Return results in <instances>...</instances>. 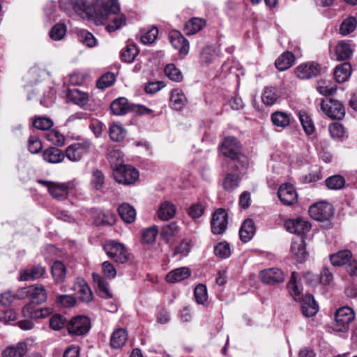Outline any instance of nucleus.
I'll list each match as a JSON object with an SVG mask.
<instances>
[{"mask_svg":"<svg viewBox=\"0 0 357 357\" xmlns=\"http://www.w3.org/2000/svg\"><path fill=\"white\" fill-rule=\"evenodd\" d=\"M29 150L32 153H38L43 148V144L37 137H31L29 140Z\"/></svg>","mask_w":357,"mask_h":357,"instance_id":"338daca9","label":"nucleus"},{"mask_svg":"<svg viewBox=\"0 0 357 357\" xmlns=\"http://www.w3.org/2000/svg\"><path fill=\"white\" fill-rule=\"evenodd\" d=\"M114 81L115 75L112 73H107L98 79L96 86L98 89H105L112 86Z\"/></svg>","mask_w":357,"mask_h":357,"instance_id":"5fc2aeb1","label":"nucleus"},{"mask_svg":"<svg viewBox=\"0 0 357 357\" xmlns=\"http://www.w3.org/2000/svg\"><path fill=\"white\" fill-rule=\"evenodd\" d=\"M216 55L215 48L213 46L207 45L204 47L200 53V62L202 64H210Z\"/></svg>","mask_w":357,"mask_h":357,"instance_id":"c03bdc74","label":"nucleus"},{"mask_svg":"<svg viewBox=\"0 0 357 357\" xmlns=\"http://www.w3.org/2000/svg\"><path fill=\"white\" fill-rule=\"evenodd\" d=\"M51 275L55 284L63 283L66 275V268L61 261H55L51 266Z\"/></svg>","mask_w":357,"mask_h":357,"instance_id":"a878e982","label":"nucleus"},{"mask_svg":"<svg viewBox=\"0 0 357 357\" xmlns=\"http://www.w3.org/2000/svg\"><path fill=\"white\" fill-rule=\"evenodd\" d=\"M74 288L79 294V298L82 301L89 303L92 301L93 293L88 284L84 279L77 278Z\"/></svg>","mask_w":357,"mask_h":357,"instance_id":"412c9836","label":"nucleus"},{"mask_svg":"<svg viewBox=\"0 0 357 357\" xmlns=\"http://www.w3.org/2000/svg\"><path fill=\"white\" fill-rule=\"evenodd\" d=\"M40 303H30L22 309L23 316L31 319H38L44 317V307Z\"/></svg>","mask_w":357,"mask_h":357,"instance_id":"b1692460","label":"nucleus"},{"mask_svg":"<svg viewBox=\"0 0 357 357\" xmlns=\"http://www.w3.org/2000/svg\"><path fill=\"white\" fill-rule=\"evenodd\" d=\"M176 210L174 204L170 202H165L160 205L158 210V217L162 220H168L174 216Z\"/></svg>","mask_w":357,"mask_h":357,"instance_id":"e433bc0d","label":"nucleus"},{"mask_svg":"<svg viewBox=\"0 0 357 357\" xmlns=\"http://www.w3.org/2000/svg\"><path fill=\"white\" fill-rule=\"evenodd\" d=\"M139 51L136 46L132 44H128L125 49L122 50L121 57L122 61L131 63L134 61L135 58L138 55Z\"/></svg>","mask_w":357,"mask_h":357,"instance_id":"37998d69","label":"nucleus"},{"mask_svg":"<svg viewBox=\"0 0 357 357\" xmlns=\"http://www.w3.org/2000/svg\"><path fill=\"white\" fill-rule=\"evenodd\" d=\"M190 275V269L186 267H182L169 272L166 275V280L167 282L175 283L188 278Z\"/></svg>","mask_w":357,"mask_h":357,"instance_id":"7c9ffc66","label":"nucleus"},{"mask_svg":"<svg viewBox=\"0 0 357 357\" xmlns=\"http://www.w3.org/2000/svg\"><path fill=\"white\" fill-rule=\"evenodd\" d=\"M296 276L297 273L292 272L287 288L294 300H299L303 314L306 317H312L317 313L319 306L312 294H306L304 296H301V292L296 284Z\"/></svg>","mask_w":357,"mask_h":357,"instance_id":"f03ea898","label":"nucleus"},{"mask_svg":"<svg viewBox=\"0 0 357 357\" xmlns=\"http://www.w3.org/2000/svg\"><path fill=\"white\" fill-rule=\"evenodd\" d=\"M158 35V28L156 26H152L151 29L141 36V41L144 44H152L156 40Z\"/></svg>","mask_w":357,"mask_h":357,"instance_id":"0e129e2a","label":"nucleus"},{"mask_svg":"<svg viewBox=\"0 0 357 357\" xmlns=\"http://www.w3.org/2000/svg\"><path fill=\"white\" fill-rule=\"evenodd\" d=\"M66 33L65 24H55L50 32V36L54 40H60L65 36Z\"/></svg>","mask_w":357,"mask_h":357,"instance_id":"6e6d98bb","label":"nucleus"},{"mask_svg":"<svg viewBox=\"0 0 357 357\" xmlns=\"http://www.w3.org/2000/svg\"><path fill=\"white\" fill-rule=\"evenodd\" d=\"M278 195L284 205L291 206L297 202L298 194L293 186L289 183L282 185L278 191Z\"/></svg>","mask_w":357,"mask_h":357,"instance_id":"dca6fc26","label":"nucleus"},{"mask_svg":"<svg viewBox=\"0 0 357 357\" xmlns=\"http://www.w3.org/2000/svg\"><path fill=\"white\" fill-rule=\"evenodd\" d=\"M295 59L294 54L287 51L276 59L275 66L280 71L286 70L293 66Z\"/></svg>","mask_w":357,"mask_h":357,"instance_id":"cd10ccee","label":"nucleus"},{"mask_svg":"<svg viewBox=\"0 0 357 357\" xmlns=\"http://www.w3.org/2000/svg\"><path fill=\"white\" fill-rule=\"evenodd\" d=\"M309 214L315 220L324 222L328 220L334 214L332 204L327 202H319L309 208Z\"/></svg>","mask_w":357,"mask_h":357,"instance_id":"6e6552de","label":"nucleus"},{"mask_svg":"<svg viewBox=\"0 0 357 357\" xmlns=\"http://www.w3.org/2000/svg\"><path fill=\"white\" fill-rule=\"evenodd\" d=\"M351 65L349 62H344L337 66L334 70V77L337 82L342 83L347 81L351 73Z\"/></svg>","mask_w":357,"mask_h":357,"instance_id":"c85d7f7f","label":"nucleus"},{"mask_svg":"<svg viewBox=\"0 0 357 357\" xmlns=\"http://www.w3.org/2000/svg\"><path fill=\"white\" fill-rule=\"evenodd\" d=\"M278 96L276 90L273 87H266L261 96L263 102L268 106L273 105L278 100Z\"/></svg>","mask_w":357,"mask_h":357,"instance_id":"09e8293b","label":"nucleus"},{"mask_svg":"<svg viewBox=\"0 0 357 357\" xmlns=\"http://www.w3.org/2000/svg\"><path fill=\"white\" fill-rule=\"evenodd\" d=\"M347 273L351 277H357V259L351 258L345 266Z\"/></svg>","mask_w":357,"mask_h":357,"instance_id":"774afa93","label":"nucleus"},{"mask_svg":"<svg viewBox=\"0 0 357 357\" xmlns=\"http://www.w3.org/2000/svg\"><path fill=\"white\" fill-rule=\"evenodd\" d=\"M27 350L26 342H20L6 348L2 352V357H22Z\"/></svg>","mask_w":357,"mask_h":357,"instance_id":"5701e85b","label":"nucleus"},{"mask_svg":"<svg viewBox=\"0 0 357 357\" xmlns=\"http://www.w3.org/2000/svg\"><path fill=\"white\" fill-rule=\"evenodd\" d=\"M353 255L349 250H342L330 255V261L334 266H346L352 258Z\"/></svg>","mask_w":357,"mask_h":357,"instance_id":"393cba45","label":"nucleus"},{"mask_svg":"<svg viewBox=\"0 0 357 357\" xmlns=\"http://www.w3.org/2000/svg\"><path fill=\"white\" fill-rule=\"evenodd\" d=\"M55 303L61 307H72L77 303L76 298L72 295H59L55 299Z\"/></svg>","mask_w":357,"mask_h":357,"instance_id":"8fccbe9b","label":"nucleus"},{"mask_svg":"<svg viewBox=\"0 0 357 357\" xmlns=\"http://www.w3.org/2000/svg\"><path fill=\"white\" fill-rule=\"evenodd\" d=\"M93 279L99 292V295L105 298H112V294L109 292L107 288V282L100 275L93 273Z\"/></svg>","mask_w":357,"mask_h":357,"instance_id":"4c0bfd02","label":"nucleus"},{"mask_svg":"<svg viewBox=\"0 0 357 357\" xmlns=\"http://www.w3.org/2000/svg\"><path fill=\"white\" fill-rule=\"evenodd\" d=\"M241 180V178L238 174L228 173L223 179L222 188L225 191L231 192L239 186Z\"/></svg>","mask_w":357,"mask_h":357,"instance_id":"2f4dec72","label":"nucleus"},{"mask_svg":"<svg viewBox=\"0 0 357 357\" xmlns=\"http://www.w3.org/2000/svg\"><path fill=\"white\" fill-rule=\"evenodd\" d=\"M273 123L278 127L285 128L290 123L289 116L282 112H275L271 115Z\"/></svg>","mask_w":357,"mask_h":357,"instance_id":"49530a36","label":"nucleus"},{"mask_svg":"<svg viewBox=\"0 0 357 357\" xmlns=\"http://www.w3.org/2000/svg\"><path fill=\"white\" fill-rule=\"evenodd\" d=\"M259 276L263 283L271 285L282 283L285 280L284 272L278 268L264 269L259 273Z\"/></svg>","mask_w":357,"mask_h":357,"instance_id":"4468645a","label":"nucleus"},{"mask_svg":"<svg viewBox=\"0 0 357 357\" xmlns=\"http://www.w3.org/2000/svg\"><path fill=\"white\" fill-rule=\"evenodd\" d=\"M80 6L75 5L74 10L82 19L89 20H104L110 13H116L120 10L118 0H93L83 2Z\"/></svg>","mask_w":357,"mask_h":357,"instance_id":"f257e3e1","label":"nucleus"},{"mask_svg":"<svg viewBox=\"0 0 357 357\" xmlns=\"http://www.w3.org/2000/svg\"><path fill=\"white\" fill-rule=\"evenodd\" d=\"M118 212L121 219L126 223H132L136 218L135 208L128 204L123 203L119 206Z\"/></svg>","mask_w":357,"mask_h":357,"instance_id":"f704fd0d","label":"nucleus"},{"mask_svg":"<svg viewBox=\"0 0 357 357\" xmlns=\"http://www.w3.org/2000/svg\"><path fill=\"white\" fill-rule=\"evenodd\" d=\"M337 61H345L349 59L353 53L350 45L344 41L340 42L335 49Z\"/></svg>","mask_w":357,"mask_h":357,"instance_id":"c9c22d12","label":"nucleus"},{"mask_svg":"<svg viewBox=\"0 0 357 357\" xmlns=\"http://www.w3.org/2000/svg\"><path fill=\"white\" fill-rule=\"evenodd\" d=\"M109 257L116 263L126 264L130 259V255L124 245L114 241L106 243L103 247Z\"/></svg>","mask_w":357,"mask_h":357,"instance_id":"423d86ee","label":"nucleus"},{"mask_svg":"<svg viewBox=\"0 0 357 357\" xmlns=\"http://www.w3.org/2000/svg\"><path fill=\"white\" fill-rule=\"evenodd\" d=\"M228 224V215L223 208L217 209L212 215L211 221V231L215 235L223 234Z\"/></svg>","mask_w":357,"mask_h":357,"instance_id":"9b49d317","label":"nucleus"},{"mask_svg":"<svg viewBox=\"0 0 357 357\" xmlns=\"http://www.w3.org/2000/svg\"><path fill=\"white\" fill-rule=\"evenodd\" d=\"M105 183L104 174L98 169L92 171L91 185L96 190H100L102 188Z\"/></svg>","mask_w":357,"mask_h":357,"instance_id":"4d7b16f0","label":"nucleus"},{"mask_svg":"<svg viewBox=\"0 0 357 357\" xmlns=\"http://www.w3.org/2000/svg\"><path fill=\"white\" fill-rule=\"evenodd\" d=\"M328 130L331 137L335 139L343 137L345 133L343 125L339 122H334L330 124Z\"/></svg>","mask_w":357,"mask_h":357,"instance_id":"680f3d73","label":"nucleus"},{"mask_svg":"<svg viewBox=\"0 0 357 357\" xmlns=\"http://www.w3.org/2000/svg\"><path fill=\"white\" fill-rule=\"evenodd\" d=\"M322 112L332 119L341 120L345 116V109L343 104L334 98L322 99L320 103Z\"/></svg>","mask_w":357,"mask_h":357,"instance_id":"0eeeda50","label":"nucleus"},{"mask_svg":"<svg viewBox=\"0 0 357 357\" xmlns=\"http://www.w3.org/2000/svg\"><path fill=\"white\" fill-rule=\"evenodd\" d=\"M255 229V225L252 220H245L239 231L241 240L244 243L248 242L253 237Z\"/></svg>","mask_w":357,"mask_h":357,"instance_id":"bb28decb","label":"nucleus"},{"mask_svg":"<svg viewBox=\"0 0 357 357\" xmlns=\"http://www.w3.org/2000/svg\"><path fill=\"white\" fill-rule=\"evenodd\" d=\"M22 296L30 298L31 303H41L45 301V289L43 285H31L20 290Z\"/></svg>","mask_w":357,"mask_h":357,"instance_id":"a211bd4d","label":"nucleus"},{"mask_svg":"<svg viewBox=\"0 0 357 357\" xmlns=\"http://www.w3.org/2000/svg\"><path fill=\"white\" fill-rule=\"evenodd\" d=\"M284 227L291 233L301 235L310 231V224L302 218L289 220L284 222Z\"/></svg>","mask_w":357,"mask_h":357,"instance_id":"6ab92c4d","label":"nucleus"},{"mask_svg":"<svg viewBox=\"0 0 357 357\" xmlns=\"http://www.w3.org/2000/svg\"><path fill=\"white\" fill-rule=\"evenodd\" d=\"M299 119L306 134H312L314 131V127L310 117L305 112H300Z\"/></svg>","mask_w":357,"mask_h":357,"instance_id":"bf43d9fd","label":"nucleus"},{"mask_svg":"<svg viewBox=\"0 0 357 357\" xmlns=\"http://www.w3.org/2000/svg\"><path fill=\"white\" fill-rule=\"evenodd\" d=\"M291 252L292 257L298 262H302L307 256L305 242L303 240L294 241L291 243Z\"/></svg>","mask_w":357,"mask_h":357,"instance_id":"72a5a7b5","label":"nucleus"},{"mask_svg":"<svg viewBox=\"0 0 357 357\" xmlns=\"http://www.w3.org/2000/svg\"><path fill=\"white\" fill-rule=\"evenodd\" d=\"M91 328L90 319L84 315H78L72 318L67 324L70 335H83L86 334Z\"/></svg>","mask_w":357,"mask_h":357,"instance_id":"9d476101","label":"nucleus"},{"mask_svg":"<svg viewBox=\"0 0 357 357\" xmlns=\"http://www.w3.org/2000/svg\"><path fill=\"white\" fill-rule=\"evenodd\" d=\"M354 317V313L351 308L343 307L338 309L335 315L334 329L340 332L347 331Z\"/></svg>","mask_w":357,"mask_h":357,"instance_id":"1a4fd4ad","label":"nucleus"},{"mask_svg":"<svg viewBox=\"0 0 357 357\" xmlns=\"http://www.w3.org/2000/svg\"><path fill=\"white\" fill-rule=\"evenodd\" d=\"M206 206L202 202L192 204L188 209V215L192 219H197L202 217L205 211Z\"/></svg>","mask_w":357,"mask_h":357,"instance_id":"3c124183","label":"nucleus"},{"mask_svg":"<svg viewBox=\"0 0 357 357\" xmlns=\"http://www.w3.org/2000/svg\"><path fill=\"white\" fill-rule=\"evenodd\" d=\"M126 135V130L119 124L114 123L109 128L110 138L114 142L122 141L125 138Z\"/></svg>","mask_w":357,"mask_h":357,"instance_id":"de8ad7c7","label":"nucleus"},{"mask_svg":"<svg viewBox=\"0 0 357 357\" xmlns=\"http://www.w3.org/2000/svg\"><path fill=\"white\" fill-rule=\"evenodd\" d=\"M65 154L58 148L48 147L46 149V160L51 163H59L63 160Z\"/></svg>","mask_w":357,"mask_h":357,"instance_id":"ea45409f","label":"nucleus"},{"mask_svg":"<svg viewBox=\"0 0 357 357\" xmlns=\"http://www.w3.org/2000/svg\"><path fill=\"white\" fill-rule=\"evenodd\" d=\"M179 227L176 223L171 222L162 227L160 233L161 238L167 243H169L172 238L177 235Z\"/></svg>","mask_w":357,"mask_h":357,"instance_id":"58836bf2","label":"nucleus"},{"mask_svg":"<svg viewBox=\"0 0 357 357\" xmlns=\"http://www.w3.org/2000/svg\"><path fill=\"white\" fill-rule=\"evenodd\" d=\"M77 36L79 41L87 47H93L96 44V39L93 35L86 30H79L77 31Z\"/></svg>","mask_w":357,"mask_h":357,"instance_id":"a18cd8bd","label":"nucleus"},{"mask_svg":"<svg viewBox=\"0 0 357 357\" xmlns=\"http://www.w3.org/2000/svg\"><path fill=\"white\" fill-rule=\"evenodd\" d=\"M52 126L53 121L46 117V139L52 144L61 146L64 144L65 138L59 130L52 128Z\"/></svg>","mask_w":357,"mask_h":357,"instance_id":"aec40b11","label":"nucleus"},{"mask_svg":"<svg viewBox=\"0 0 357 357\" xmlns=\"http://www.w3.org/2000/svg\"><path fill=\"white\" fill-rule=\"evenodd\" d=\"M214 253L216 256L222 259L228 257L231 254L229 243L226 242L218 243L215 247Z\"/></svg>","mask_w":357,"mask_h":357,"instance_id":"e2e57ef3","label":"nucleus"},{"mask_svg":"<svg viewBox=\"0 0 357 357\" xmlns=\"http://www.w3.org/2000/svg\"><path fill=\"white\" fill-rule=\"evenodd\" d=\"M91 143L88 141L75 143L67 147L65 155L71 161H79L89 151Z\"/></svg>","mask_w":357,"mask_h":357,"instance_id":"ddd939ff","label":"nucleus"},{"mask_svg":"<svg viewBox=\"0 0 357 357\" xmlns=\"http://www.w3.org/2000/svg\"><path fill=\"white\" fill-rule=\"evenodd\" d=\"M321 70V67L319 63L310 62L298 66L294 72L299 79H305L317 77L320 74Z\"/></svg>","mask_w":357,"mask_h":357,"instance_id":"2eb2a0df","label":"nucleus"},{"mask_svg":"<svg viewBox=\"0 0 357 357\" xmlns=\"http://www.w3.org/2000/svg\"><path fill=\"white\" fill-rule=\"evenodd\" d=\"M206 24H184L183 33L187 36H191L202 30Z\"/></svg>","mask_w":357,"mask_h":357,"instance_id":"69168bd1","label":"nucleus"},{"mask_svg":"<svg viewBox=\"0 0 357 357\" xmlns=\"http://www.w3.org/2000/svg\"><path fill=\"white\" fill-rule=\"evenodd\" d=\"M165 75L172 81L179 82L182 80L183 76L179 70L174 64H167L165 68Z\"/></svg>","mask_w":357,"mask_h":357,"instance_id":"603ef678","label":"nucleus"},{"mask_svg":"<svg viewBox=\"0 0 357 357\" xmlns=\"http://www.w3.org/2000/svg\"><path fill=\"white\" fill-rule=\"evenodd\" d=\"M169 41L173 47L178 50L179 56L184 57L190 50L189 41L176 30H172L169 33Z\"/></svg>","mask_w":357,"mask_h":357,"instance_id":"f8f14e48","label":"nucleus"},{"mask_svg":"<svg viewBox=\"0 0 357 357\" xmlns=\"http://www.w3.org/2000/svg\"><path fill=\"white\" fill-rule=\"evenodd\" d=\"M220 149L224 156L235 161L234 167L236 171H241L247 168L248 159L241 153L240 142L236 137H225Z\"/></svg>","mask_w":357,"mask_h":357,"instance_id":"7ed1b4c3","label":"nucleus"},{"mask_svg":"<svg viewBox=\"0 0 357 357\" xmlns=\"http://www.w3.org/2000/svg\"><path fill=\"white\" fill-rule=\"evenodd\" d=\"M112 113L115 115H123L128 112H133L139 114H151L153 111L143 105H130L125 98H119L114 100L110 105Z\"/></svg>","mask_w":357,"mask_h":357,"instance_id":"20e7f679","label":"nucleus"},{"mask_svg":"<svg viewBox=\"0 0 357 357\" xmlns=\"http://www.w3.org/2000/svg\"><path fill=\"white\" fill-rule=\"evenodd\" d=\"M46 187L50 194L54 199L63 200L67 198L69 190L72 189L70 183H56L46 181Z\"/></svg>","mask_w":357,"mask_h":357,"instance_id":"f3484780","label":"nucleus"},{"mask_svg":"<svg viewBox=\"0 0 357 357\" xmlns=\"http://www.w3.org/2000/svg\"><path fill=\"white\" fill-rule=\"evenodd\" d=\"M44 273V269L41 266H36L31 269L21 271L20 279L23 281L39 278Z\"/></svg>","mask_w":357,"mask_h":357,"instance_id":"a19ab883","label":"nucleus"},{"mask_svg":"<svg viewBox=\"0 0 357 357\" xmlns=\"http://www.w3.org/2000/svg\"><path fill=\"white\" fill-rule=\"evenodd\" d=\"M66 319L59 314H56L50 319V327L54 331H59L66 325Z\"/></svg>","mask_w":357,"mask_h":357,"instance_id":"052dcab7","label":"nucleus"},{"mask_svg":"<svg viewBox=\"0 0 357 357\" xmlns=\"http://www.w3.org/2000/svg\"><path fill=\"white\" fill-rule=\"evenodd\" d=\"M325 182L329 189L338 190L343 188L345 183V180L342 176L335 175L328 178Z\"/></svg>","mask_w":357,"mask_h":357,"instance_id":"864d4df0","label":"nucleus"},{"mask_svg":"<svg viewBox=\"0 0 357 357\" xmlns=\"http://www.w3.org/2000/svg\"><path fill=\"white\" fill-rule=\"evenodd\" d=\"M127 340V331L123 328L116 329L111 336V347L114 349H119L126 344Z\"/></svg>","mask_w":357,"mask_h":357,"instance_id":"473e14b6","label":"nucleus"},{"mask_svg":"<svg viewBox=\"0 0 357 357\" xmlns=\"http://www.w3.org/2000/svg\"><path fill=\"white\" fill-rule=\"evenodd\" d=\"M113 176L120 184L131 185L138 179L139 172L130 165H119L113 169Z\"/></svg>","mask_w":357,"mask_h":357,"instance_id":"39448f33","label":"nucleus"},{"mask_svg":"<svg viewBox=\"0 0 357 357\" xmlns=\"http://www.w3.org/2000/svg\"><path fill=\"white\" fill-rule=\"evenodd\" d=\"M194 295L197 303L204 304L208 298L206 287L202 284L197 285L194 290Z\"/></svg>","mask_w":357,"mask_h":357,"instance_id":"13d9d810","label":"nucleus"},{"mask_svg":"<svg viewBox=\"0 0 357 357\" xmlns=\"http://www.w3.org/2000/svg\"><path fill=\"white\" fill-rule=\"evenodd\" d=\"M158 234V229L156 226H152L143 230L142 233V243L143 244H153Z\"/></svg>","mask_w":357,"mask_h":357,"instance_id":"79ce46f5","label":"nucleus"},{"mask_svg":"<svg viewBox=\"0 0 357 357\" xmlns=\"http://www.w3.org/2000/svg\"><path fill=\"white\" fill-rule=\"evenodd\" d=\"M187 102L188 99L181 89H174L171 91L169 105L172 109L181 110Z\"/></svg>","mask_w":357,"mask_h":357,"instance_id":"4be33fe9","label":"nucleus"},{"mask_svg":"<svg viewBox=\"0 0 357 357\" xmlns=\"http://www.w3.org/2000/svg\"><path fill=\"white\" fill-rule=\"evenodd\" d=\"M67 99L79 106L85 105L89 100V95L77 89H68Z\"/></svg>","mask_w":357,"mask_h":357,"instance_id":"c756f323","label":"nucleus"}]
</instances>
